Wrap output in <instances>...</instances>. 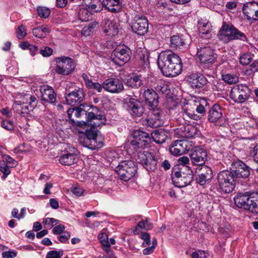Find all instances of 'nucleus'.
<instances>
[{"label":"nucleus","instance_id":"37998d69","mask_svg":"<svg viewBox=\"0 0 258 258\" xmlns=\"http://www.w3.org/2000/svg\"><path fill=\"white\" fill-rule=\"evenodd\" d=\"M86 86L89 89H93L98 92H101L103 89V83L93 82L91 80H86Z\"/></svg>","mask_w":258,"mask_h":258},{"label":"nucleus","instance_id":"69168bd1","mask_svg":"<svg viewBox=\"0 0 258 258\" xmlns=\"http://www.w3.org/2000/svg\"><path fill=\"white\" fill-rule=\"evenodd\" d=\"M65 229L64 225L59 224L55 226L52 229V233L55 235H60L63 232Z\"/></svg>","mask_w":258,"mask_h":258},{"label":"nucleus","instance_id":"bb28decb","mask_svg":"<svg viewBox=\"0 0 258 258\" xmlns=\"http://www.w3.org/2000/svg\"><path fill=\"white\" fill-rule=\"evenodd\" d=\"M201 173L197 179V182L204 185L209 182L213 177L212 169L207 166H203L201 169Z\"/></svg>","mask_w":258,"mask_h":258},{"label":"nucleus","instance_id":"393cba45","mask_svg":"<svg viewBox=\"0 0 258 258\" xmlns=\"http://www.w3.org/2000/svg\"><path fill=\"white\" fill-rule=\"evenodd\" d=\"M222 117V109L218 104H214L207 112V118L210 122H216Z\"/></svg>","mask_w":258,"mask_h":258},{"label":"nucleus","instance_id":"49530a36","mask_svg":"<svg viewBox=\"0 0 258 258\" xmlns=\"http://www.w3.org/2000/svg\"><path fill=\"white\" fill-rule=\"evenodd\" d=\"M156 91L161 94H166L169 93L168 85L164 82L160 81L158 82L157 86L156 87Z\"/></svg>","mask_w":258,"mask_h":258},{"label":"nucleus","instance_id":"39448f33","mask_svg":"<svg viewBox=\"0 0 258 258\" xmlns=\"http://www.w3.org/2000/svg\"><path fill=\"white\" fill-rule=\"evenodd\" d=\"M84 117L86 123L91 126L97 127L105 124L106 121L103 113L94 106H85Z\"/></svg>","mask_w":258,"mask_h":258},{"label":"nucleus","instance_id":"f8f14e48","mask_svg":"<svg viewBox=\"0 0 258 258\" xmlns=\"http://www.w3.org/2000/svg\"><path fill=\"white\" fill-rule=\"evenodd\" d=\"M56 62L55 72L58 74L68 75L72 73L75 68L74 60L67 56H61L55 59Z\"/></svg>","mask_w":258,"mask_h":258},{"label":"nucleus","instance_id":"052dcab7","mask_svg":"<svg viewBox=\"0 0 258 258\" xmlns=\"http://www.w3.org/2000/svg\"><path fill=\"white\" fill-rule=\"evenodd\" d=\"M52 52V49L48 46H44L43 48H41L40 50V53L43 57H48L50 56Z\"/></svg>","mask_w":258,"mask_h":258},{"label":"nucleus","instance_id":"8fccbe9b","mask_svg":"<svg viewBox=\"0 0 258 258\" xmlns=\"http://www.w3.org/2000/svg\"><path fill=\"white\" fill-rule=\"evenodd\" d=\"M211 25L208 23H201L199 24L198 28L200 33L207 35L210 31Z\"/></svg>","mask_w":258,"mask_h":258},{"label":"nucleus","instance_id":"774afa93","mask_svg":"<svg viewBox=\"0 0 258 258\" xmlns=\"http://www.w3.org/2000/svg\"><path fill=\"white\" fill-rule=\"evenodd\" d=\"M250 67V71L251 72L249 74H251V73H254L258 71V61L255 60L249 66Z\"/></svg>","mask_w":258,"mask_h":258},{"label":"nucleus","instance_id":"72a5a7b5","mask_svg":"<svg viewBox=\"0 0 258 258\" xmlns=\"http://www.w3.org/2000/svg\"><path fill=\"white\" fill-rule=\"evenodd\" d=\"M167 134L164 130H159L153 132L151 135L153 140L158 144L164 143L167 138Z\"/></svg>","mask_w":258,"mask_h":258},{"label":"nucleus","instance_id":"9b49d317","mask_svg":"<svg viewBox=\"0 0 258 258\" xmlns=\"http://www.w3.org/2000/svg\"><path fill=\"white\" fill-rule=\"evenodd\" d=\"M173 183L178 187H185L193 180V172L188 170L187 173H184L181 171H176L174 169L171 174Z\"/></svg>","mask_w":258,"mask_h":258},{"label":"nucleus","instance_id":"bf43d9fd","mask_svg":"<svg viewBox=\"0 0 258 258\" xmlns=\"http://www.w3.org/2000/svg\"><path fill=\"white\" fill-rule=\"evenodd\" d=\"M71 191L76 196L80 197L84 192L83 188L80 186H73L71 188Z\"/></svg>","mask_w":258,"mask_h":258},{"label":"nucleus","instance_id":"9d476101","mask_svg":"<svg viewBox=\"0 0 258 258\" xmlns=\"http://www.w3.org/2000/svg\"><path fill=\"white\" fill-rule=\"evenodd\" d=\"M131 49L125 46L116 47L111 53L110 58L116 64L122 66L131 59Z\"/></svg>","mask_w":258,"mask_h":258},{"label":"nucleus","instance_id":"79ce46f5","mask_svg":"<svg viewBox=\"0 0 258 258\" xmlns=\"http://www.w3.org/2000/svg\"><path fill=\"white\" fill-rule=\"evenodd\" d=\"M222 79L225 82L228 84H235L239 81L238 76L232 74L223 75Z\"/></svg>","mask_w":258,"mask_h":258},{"label":"nucleus","instance_id":"f704fd0d","mask_svg":"<svg viewBox=\"0 0 258 258\" xmlns=\"http://www.w3.org/2000/svg\"><path fill=\"white\" fill-rule=\"evenodd\" d=\"M180 130L182 132L181 136L185 138H191L198 133L197 128L195 126L190 125L181 127Z\"/></svg>","mask_w":258,"mask_h":258},{"label":"nucleus","instance_id":"7c9ffc66","mask_svg":"<svg viewBox=\"0 0 258 258\" xmlns=\"http://www.w3.org/2000/svg\"><path fill=\"white\" fill-rule=\"evenodd\" d=\"M170 47L176 50L183 51L186 48V44L180 36L173 35L170 37Z\"/></svg>","mask_w":258,"mask_h":258},{"label":"nucleus","instance_id":"f257e3e1","mask_svg":"<svg viewBox=\"0 0 258 258\" xmlns=\"http://www.w3.org/2000/svg\"><path fill=\"white\" fill-rule=\"evenodd\" d=\"M157 64L163 75L167 77H174L179 75L182 69L180 57L173 51L168 50L158 55Z\"/></svg>","mask_w":258,"mask_h":258},{"label":"nucleus","instance_id":"1a4fd4ad","mask_svg":"<svg viewBox=\"0 0 258 258\" xmlns=\"http://www.w3.org/2000/svg\"><path fill=\"white\" fill-rule=\"evenodd\" d=\"M251 90L245 85L234 86L230 91V98L235 103H242L247 101L250 97Z\"/></svg>","mask_w":258,"mask_h":258},{"label":"nucleus","instance_id":"2f4dec72","mask_svg":"<svg viewBox=\"0 0 258 258\" xmlns=\"http://www.w3.org/2000/svg\"><path fill=\"white\" fill-rule=\"evenodd\" d=\"M102 4L105 9L114 13H118L121 10L120 8H114L115 6L118 7L120 5V0H103Z\"/></svg>","mask_w":258,"mask_h":258},{"label":"nucleus","instance_id":"20e7f679","mask_svg":"<svg viewBox=\"0 0 258 258\" xmlns=\"http://www.w3.org/2000/svg\"><path fill=\"white\" fill-rule=\"evenodd\" d=\"M218 38L224 43H226L236 39L247 41L245 34L232 25L224 24L218 34Z\"/></svg>","mask_w":258,"mask_h":258},{"label":"nucleus","instance_id":"c85d7f7f","mask_svg":"<svg viewBox=\"0 0 258 258\" xmlns=\"http://www.w3.org/2000/svg\"><path fill=\"white\" fill-rule=\"evenodd\" d=\"M84 107V104H81L79 107L68 109L67 113L69 119L75 122L76 118L84 117L85 113Z\"/></svg>","mask_w":258,"mask_h":258},{"label":"nucleus","instance_id":"c9c22d12","mask_svg":"<svg viewBox=\"0 0 258 258\" xmlns=\"http://www.w3.org/2000/svg\"><path fill=\"white\" fill-rule=\"evenodd\" d=\"M126 85L132 88H138L143 85L141 76L134 75L127 80Z\"/></svg>","mask_w":258,"mask_h":258},{"label":"nucleus","instance_id":"e2e57ef3","mask_svg":"<svg viewBox=\"0 0 258 258\" xmlns=\"http://www.w3.org/2000/svg\"><path fill=\"white\" fill-rule=\"evenodd\" d=\"M177 162L179 167L181 166H189L188 165L189 163V160L186 156H182L178 158Z\"/></svg>","mask_w":258,"mask_h":258},{"label":"nucleus","instance_id":"4d7b16f0","mask_svg":"<svg viewBox=\"0 0 258 258\" xmlns=\"http://www.w3.org/2000/svg\"><path fill=\"white\" fill-rule=\"evenodd\" d=\"M98 239L102 246L109 244L108 236L104 233H100L98 236Z\"/></svg>","mask_w":258,"mask_h":258},{"label":"nucleus","instance_id":"423d86ee","mask_svg":"<svg viewBox=\"0 0 258 258\" xmlns=\"http://www.w3.org/2000/svg\"><path fill=\"white\" fill-rule=\"evenodd\" d=\"M218 185L220 189L225 193H230L234 188L237 181L231 171L223 170L219 172L217 176Z\"/></svg>","mask_w":258,"mask_h":258},{"label":"nucleus","instance_id":"ea45409f","mask_svg":"<svg viewBox=\"0 0 258 258\" xmlns=\"http://www.w3.org/2000/svg\"><path fill=\"white\" fill-rule=\"evenodd\" d=\"M253 196L254 197H251L253 199L247 210L258 215V194L255 193Z\"/></svg>","mask_w":258,"mask_h":258},{"label":"nucleus","instance_id":"a211bd4d","mask_svg":"<svg viewBox=\"0 0 258 258\" xmlns=\"http://www.w3.org/2000/svg\"><path fill=\"white\" fill-rule=\"evenodd\" d=\"M255 193H249L248 192L238 193L234 198L235 205L240 208L248 210L250 203L252 202Z\"/></svg>","mask_w":258,"mask_h":258},{"label":"nucleus","instance_id":"6e6d98bb","mask_svg":"<svg viewBox=\"0 0 258 258\" xmlns=\"http://www.w3.org/2000/svg\"><path fill=\"white\" fill-rule=\"evenodd\" d=\"M183 116L184 119H186L187 117H188L189 118L197 120L200 118V116L199 115L196 114L192 112L189 111L187 110L184 111Z\"/></svg>","mask_w":258,"mask_h":258},{"label":"nucleus","instance_id":"a18cd8bd","mask_svg":"<svg viewBox=\"0 0 258 258\" xmlns=\"http://www.w3.org/2000/svg\"><path fill=\"white\" fill-rule=\"evenodd\" d=\"M1 161L9 166L10 167L14 168L18 165L17 162L8 155H3Z\"/></svg>","mask_w":258,"mask_h":258},{"label":"nucleus","instance_id":"de8ad7c7","mask_svg":"<svg viewBox=\"0 0 258 258\" xmlns=\"http://www.w3.org/2000/svg\"><path fill=\"white\" fill-rule=\"evenodd\" d=\"M8 165L2 161H0V171L3 173L2 176L3 179H5L8 175L11 173V168Z\"/></svg>","mask_w":258,"mask_h":258},{"label":"nucleus","instance_id":"f03ea898","mask_svg":"<svg viewBox=\"0 0 258 258\" xmlns=\"http://www.w3.org/2000/svg\"><path fill=\"white\" fill-rule=\"evenodd\" d=\"M151 141L149 134L141 131H133L128 140V151L132 153L147 148Z\"/></svg>","mask_w":258,"mask_h":258},{"label":"nucleus","instance_id":"a19ab883","mask_svg":"<svg viewBox=\"0 0 258 258\" xmlns=\"http://www.w3.org/2000/svg\"><path fill=\"white\" fill-rule=\"evenodd\" d=\"M253 55L250 52H246L241 54L239 57V62L242 66L249 64L253 59Z\"/></svg>","mask_w":258,"mask_h":258},{"label":"nucleus","instance_id":"5fc2aeb1","mask_svg":"<svg viewBox=\"0 0 258 258\" xmlns=\"http://www.w3.org/2000/svg\"><path fill=\"white\" fill-rule=\"evenodd\" d=\"M63 255V251L51 250L47 252L46 258H61Z\"/></svg>","mask_w":258,"mask_h":258},{"label":"nucleus","instance_id":"13d9d810","mask_svg":"<svg viewBox=\"0 0 258 258\" xmlns=\"http://www.w3.org/2000/svg\"><path fill=\"white\" fill-rule=\"evenodd\" d=\"M190 256L192 258H207V255L204 251L198 250L193 252Z\"/></svg>","mask_w":258,"mask_h":258},{"label":"nucleus","instance_id":"b1692460","mask_svg":"<svg viewBox=\"0 0 258 258\" xmlns=\"http://www.w3.org/2000/svg\"><path fill=\"white\" fill-rule=\"evenodd\" d=\"M187 81L192 88H201L206 86L208 80L200 73H192L187 77Z\"/></svg>","mask_w":258,"mask_h":258},{"label":"nucleus","instance_id":"ddd939ff","mask_svg":"<svg viewBox=\"0 0 258 258\" xmlns=\"http://www.w3.org/2000/svg\"><path fill=\"white\" fill-rule=\"evenodd\" d=\"M197 55L204 68L209 67L214 63L217 58V54L209 46L197 48Z\"/></svg>","mask_w":258,"mask_h":258},{"label":"nucleus","instance_id":"4468645a","mask_svg":"<svg viewBox=\"0 0 258 258\" xmlns=\"http://www.w3.org/2000/svg\"><path fill=\"white\" fill-rule=\"evenodd\" d=\"M137 160L148 171H152L156 169L157 160L151 152L139 151Z\"/></svg>","mask_w":258,"mask_h":258},{"label":"nucleus","instance_id":"0e129e2a","mask_svg":"<svg viewBox=\"0 0 258 258\" xmlns=\"http://www.w3.org/2000/svg\"><path fill=\"white\" fill-rule=\"evenodd\" d=\"M58 237V240L60 242L64 243L70 238L71 234L68 231H64Z\"/></svg>","mask_w":258,"mask_h":258},{"label":"nucleus","instance_id":"603ef678","mask_svg":"<svg viewBox=\"0 0 258 258\" xmlns=\"http://www.w3.org/2000/svg\"><path fill=\"white\" fill-rule=\"evenodd\" d=\"M27 35L25 27L23 25L20 26L16 30V36L19 39H22Z\"/></svg>","mask_w":258,"mask_h":258},{"label":"nucleus","instance_id":"864d4df0","mask_svg":"<svg viewBox=\"0 0 258 258\" xmlns=\"http://www.w3.org/2000/svg\"><path fill=\"white\" fill-rule=\"evenodd\" d=\"M1 126L8 131H12L14 129L13 122L9 120L4 119L1 122Z\"/></svg>","mask_w":258,"mask_h":258},{"label":"nucleus","instance_id":"cd10ccee","mask_svg":"<svg viewBox=\"0 0 258 258\" xmlns=\"http://www.w3.org/2000/svg\"><path fill=\"white\" fill-rule=\"evenodd\" d=\"M187 143L185 141H175L169 148L170 153L176 156L184 154L186 150Z\"/></svg>","mask_w":258,"mask_h":258},{"label":"nucleus","instance_id":"4c0bfd02","mask_svg":"<svg viewBox=\"0 0 258 258\" xmlns=\"http://www.w3.org/2000/svg\"><path fill=\"white\" fill-rule=\"evenodd\" d=\"M258 8V4L252 2L245 3L243 7L242 10L244 14L248 16L254 13L255 10Z\"/></svg>","mask_w":258,"mask_h":258},{"label":"nucleus","instance_id":"09e8293b","mask_svg":"<svg viewBox=\"0 0 258 258\" xmlns=\"http://www.w3.org/2000/svg\"><path fill=\"white\" fill-rule=\"evenodd\" d=\"M37 13L41 18H46L50 14V10L44 7H38L37 9Z\"/></svg>","mask_w":258,"mask_h":258},{"label":"nucleus","instance_id":"58836bf2","mask_svg":"<svg viewBox=\"0 0 258 258\" xmlns=\"http://www.w3.org/2000/svg\"><path fill=\"white\" fill-rule=\"evenodd\" d=\"M79 19L82 22H87L92 19V13L86 8H82L79 12Z\"/></svg>","mask_w":258,"mask_h":258},{"label":"nucleus","instance_id":"e433bc0d","mask_svg":"<svg viewBox=\"0 0 258 258\" xmlns=\"http://www.w3.org/2000/svg\"><path fill=\"white\" fill-rule=\"evenodd\" d=\"M49 32V28L43 26L35 28L32 31L33 35L38 38H44Z\"/></svg>","mask_w":258,"mask_h":258},{"label":"nucleus","instance_id":"4be33fe9","mask_svg":"<svg viewBox=\"0 0 258 258\" xmlns=\"http://www.w3.org/2000/svg\"><path fill=\"white\" fill-rule=\"evenodd\" d=\"M189 157L193 164L203 165L207 159V153L203 149L197 148L191 151Z\"/></svg>","mask_w":258,"mask_h":258},{"label":"nucleus","instance_id":"6ab92c4d","mask_svg":"<svg viewBox=\"0 0 258 258\" xmlns=\"http://www.w3.org/2000/svg\"><path fill=\"white\" fill-rule=\"evenodd\" d=\"M65 98L68 104L71 106L79 105L84 99V93L82 89L78 88L74 91L66 93Z\"/></svg>","mask_w":258,"mask_h":258},{"label":"nucleus","instance_id":"3c124183","mask_svg":"<svg viewBox=\"0 0 258 258\" xmlns=\"http://www.w3.org/2000/svg\"><path fill=\"white\" fill-rule=\"evenodd\" d=\"M138 227L145 230H150L153 227V224L149 221V219L147 218L145 220H142L139 222Z\"/></svg>","mask_w":258,"mask_h":258},{"label":"nucleus","instance_id":"c756f323","mask_svg":"<svg viewBox=\"0 0 258 258\" xmlns=\"http://www.w3.org/2000/svg\"><path fill=\"white\" fill-rule=\"evenodd\" d=\"M35 105L21 101H15L13 105V108L19 114H28L30 111L33 110Z\"/></svg>","mask_w":258,"mask_h":258},{"label":"nucleus","instance_id":"f3484780","mask_svg":"<svg viewBox=\"0 0 258 258\" xmlns=\"http://www.w3.org/2000/svg\"><path fill=\"white\" fill-rule=\"evenodd\" d=\"M103 89L111 93H119L124 87L122 82L117 78H108L103 82Z\"/></svg>","mask_w":258,"mask_h":258},{"label":"nucleus","instance_id":"473e14b6","mask_svg":"<svg viewBox=\"0 0 258 258\" xmlns=\"http://www.w3.org/2000/svg\"><path fill=\"white\" fill-rule=\"evenodd\" d=\"M59 161L62 165L70 166L77 163V158L75 154L66 153L60 157Z\"/></svg>","mask_w":258,"mask_h":258},{"label":"nucleus","instance_id":"c03bdc74","mask_svg":"<svg viewBox=\"0 0 258 258\" xmlns=\"http://www.w3.org/2000/svg\"><path fill=\"white\" fill-rule=\"evenodd\" d=\"M59 222V221L58 220L52 218H45L43 220L42 223L45 228L50 229L54 225L58 224Z\"/></svg>","mask_w":258,"mask_h":258},{"label":"nucleus","instance_id":"a878e982","mask_svg":"<svg viewBox=\"0 0 258 258\" xmlns=\"http://www.w3.org/2000/svg\"><path fill=\"white\" fill-rule=\"evenodd\" d=\"M102 25L106 35L113 36L118 33V26L114 21L106 18L103 19Z\"/></svg>","mask_w":258,"mask_h":258},{"label":"nucleus","instance_id":"2eb2a0df","mask_svg":"<svg viewBox=\"0 0 258 258\" xmlns=\"http://www.w3.org/2000/svg\"><path fill=\"white\" fill-rule=\"evenodd\" d=\"M134 23L132 28L134 32L139 35H143L148 30V21L142 15H137L134 17Z\"/></svg>","mask_w":258,"mask_h":258},{"label":"nucleus","instance_id":"7ed1b4c3","mask_svg":"<svg viewBox=\"0 0 258 258\" xmlns=\"http://www.w3.org/2000/svg\"><path fill=\"white\" fill-rule=\"evenodd\" d=\"M96 127L86 130L85 133H81L79 141L84 147L91 150H97L103 147L102 139L98 136V131Z\"/></svg>","mask_w":258,"mask_h":258},{"label":"nucleus","instance_id":"0eeeda50","mask_svg":"<svg viewBox=\"0 0 258 258\" xmlns=\"http://www.w3.org/2000/svg\"><path fill=\"white\" fill-rule=\"evenodd\" d=\"M137 171V167L132 160L122 161L115 168V171L120 178L124 181H128L133 178Z\"/></svg>","mask_w":258,"mask_h":258},{"label":"nucleus","instance_id":"dca6fc26","mask_svg":"<svg viewBox=\"0 0 258 258\" xmlns=\"http://www.w3.org/2000/svg\"><path fill=\"white\" fill-rule=\"evenodd\" d=\"M149 109V115L146 119L147 125L154 128L162 125L163 122L161 110L158 107Z\"/></svg>","mask_w":258,"mask_h":258},{"label":"nucleus","instance_id":"6e6552de","mask_svg":"<svg viewBox=\"0 0 258 258\" xmlns=\"http://www.w3.org/2000/svg\"><path fill=\"white\" fill-rule=\"evenodd\" d=\"M230 170L237 181V183H239L241 179H245L249 177L251 168L243 161L237 160L231 163Z\"/></svg>","mask_w":258,"mask_h":258},{"label":"nucleus","instance_id":"aec40b11","mask_svg":"<svg viewBox=\"0 0 258 258\" xmlns=\"http://www.w3.org/2000/svg\"><path fill=\"white\" fill-rule=\"evenodd\" d=\"M127 110L130 114L134 117H140L144 112V107L139 100L131 98L127 103Z\"/></svg>","mask_w":258,"mask_h":258},{"label":"nucleus","instance_id":"412c9836","mask_svg":"<svg viewBox=\"0 0 258 258\" xmlns=\"http://www.w3.org/2000/svg\"><path fill=\"white\" fill-rule=\"evenodd\" d=\"M40 93L41 99L50 104H54L56 102V95L53 88L48 85H43L40 87Z\"/></svg>","mask_w":258,"mask_h":258},{"label":"nucleus","instance_id":"5701e85b","mask_svg":"<svg viewBox=\"0 0 258 258\" xmlns=\"http://www.w3.org/2000/svg\"><path fill=\"white\" fill-rule=\"evenodd\" d=\"M146 104L149 109L156 108L158 105L157 93L152 89L145 90L143 95Z\"/></svg>","mask_w":258,"mask_h":258},{"label":"nucleus","instance_id":"680f3d73","mask_svg":"<svg viewBox=\"0 0 258 258\" xmlns=\"http://www.w3.org/2000/svg\"><path fill=\"white\" fill-rule=\"evenodd\" d=\"M103 246V249L106 252L105 256L108 257L109 258H114V252L111 249L110 246V244H106V245H104Z\"/></svg>","mask_w":258,"mask_h":258},{"label":"nucleus","instance_id":"338daca9","mask_svg":"<svg viewBox=\"0 0 258 258\" xmlns=\"http://www.w3.org/2000/svg\"><path fill=\"white\" fill-rule=\"evenodd\" d=\"M2 255L4 258H14L17 255V252L15 250L7 251L3 252Z\"/></svg>","mask_w":258,"mask_h":258}]
</instances>
